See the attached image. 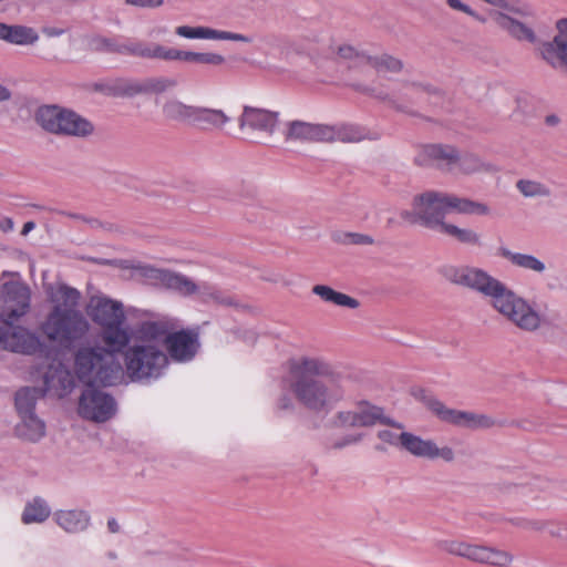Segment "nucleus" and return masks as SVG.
Wrapping results in <instances>:
<instances>
[{"instance_id": "a878e982", "label": "nucleus", "mask_w": 567, "mask_h": 567, "mask_svg": "<svg viewBox=\"0 0 567 567\" xmlns=\"http://www.w3.org/2000/svg\"><path fill=\"white\" fill-rule=\"evenodd\" d=\"M38 31L23 24H7L0 22V40L20 47L33 45L39 41Z\"/></svg>"}, {"instance_id": "37998d69", "label": "nucleus", "mask_w": 567, "mask_h": 567, "mask_svg": "<svg viewBox=\"0 0 567 567\" xmlns=\"http://www.w3.org/2000/svg\"><path fill=\"white\" fill-rule=\"evenodd\" d=\"M174 60L185 61V62H194L200 64H212V65H220L225 62V58L218 53L212 52H189V51H179L174 50Z\"/></svg>"}, {"instance_id": "de8ad7c7", "label": "nucleus", "mask_w": 567, "mask_h": 567, "mask_svg": "<svg viewBox=\"0 0 567 567\" xmlns=\"http://www.w3.org/2000/svg\"><path fill=\"white\" fill-rule=\"evenodd\" d=\"M136 271L151 285L162 287L167 269L156 268L151 265H141L136 267Z\"/></svg>"}, {"instance_id": "5701e85b", "label": "nucleus", "mask_w": 567, "mask_h": 567, "mask_svg": "<svg viewBox=\"0 0 567 567\" xmlns=\"http://www.w3.org/2000/svg\"><path fill=\"white\" fill-rule=\"evenodd\" d=\"M161 113L166 121L190 125L195 112V104H187L175 95L165 96L156 101Z\"/></svg>"}, {"instance_id": "2f4dec72", "label": "nucleus", "mask_w": 567, "mask_h": 567, "mask_svg": "<svg viewBox=\"0 0 567 567\" xmlns=\"http://www.w3.org/2000/svg\"><path fill=\"white\" fill-rule=\"evenodd\" d=\"M481 544L470 543L463 539H444L439 547L449 555L467 559L476 564Z\"/></svg>"}, {"instance_id": "f704fd0d", "label": "nucleus", "mask_w": 567, "mask_h": 567, "mask_svg": "<svg viewBox=\"0 0 567 567\" xmlns=\"http://www.w3.org/2000/svg\"><path fill=\"white\" fill-rule=\"evenodd\" d=\"M514 555L507 550L481 544L476 564L492 567H509Z\"/></svg>"}, {"instance_id": "bf43d9fd", "label": "nucleus", "mask_w": 567, "mask_h": 567, "mask_svg": "<svg viewBox=\"0 0 567 567\" xmlns=\"http://www.w3.org/2000/svg\"><path fill=\"white\" fill-rule=\"evenodd\" d=\"M10 99H11V91L7 86L0 84V102H6V101H9Z\"/></svg>"}, {"instance_id": "79ce46f5", "label": "nucleus", "mask_w": 567, "mask_h": 567, "mask_svg": "<svg viewBox=\"0 0 567 567\" xmlns=\"http://www.w3.org/2000/svg\"><path fill=\"white\" fill-rule=\"evenodd\" d=\"M177 81L167 76H154L141 80V94H163L174 90Z\"/></svg>"}, {"instance_id": "49530a36", "label": "nucleus", "mask_w": 567, "mask_h": 567, "mask_svg": "<svg viewBox=\"0 0 567 567\" xmlns=\"http://www.w3.org/2000/svg\"><path fill=\"white\" fill-rule=\"evenodd\" d=\"M89 47L94 52L122 54L123 43L104 37H93Z\"/></svg>"}, {"instance_id": "aec40b11", "label": "nucleus", "mask_w": 567, "mask_h": 567, "mask_svg": "<svg viewBox=\"0 0 567 567\" xmlns=\"http://www.w3.org/2000/svg\"><path fill=\"white\" fill-rule=\"evenodd\" d=\"M44 386L47 392L62 398L74 388V377L62 363L51 364L44 373Z\"/></svg>"}, {"instance_id": "0e129e2a", "label": "nucleus", "mask_w": 567, "mask_h": 567, "mask_svg": "<svg viewBox=\"0 0 567 567\" xmlns=\"http://www.w3.org/2000/svg\"><path fill=\"white\" fill-rule=\"evenodd\" d=\"M107 527L111 533H117L120 530V525L115 519H111L107 522Z\"/></svg>"}, {"instance_id": "7c9ffc66", "label": "nucleus", "mask_w": 567, "mask_h": 567, "mask_svg": "<svg viewBox=\"0 0 567 567\" xmlns=\"http://www.w3.org/2000/svg\"><path fill=\"white\" fill-rule=\"evenodd\" d=\"M16 433L22 440L38 442L45 435V424L37 414H25L20 416Z\"/></svg>"}, {"instance_id": "603ef678", "label": "nucleus", "mask_w": 567, "mask_h": 567, "mask_svg": "<svg viewBox=\"0 0 567 567\" xmlns=\"http://www.w3.org/2000/svg\"><path fill=\"white\" fill-rule=\"evenodd\" d=\"M164 1L165 0H125L128 6L147 9L159 8L163 6Z\"/></svg>"}, {"instance_id": "c756f323", "label": "nucleus", "mask_w": 567, "mask_h": 567, "mask_svg": "<svg viewBox=\"0 0 567 567\" xmlns=\"http://www.w3.org/2000/svg\"><path fill=\"white\" fill-rule=\"evenodd\" d=\"M440 234L453 238L456 243L464 246L476 248L484 246L482 234L470 227H458L447 221Z\"/></svg>"}, {"instance_id": "6e6552de", "label": "nucleus", "mask_w": 567, "mask_h": 567, "mask_svg": "<svg viewBox=\"0 0 567 567\" xmlns=\"http://www.w3.org/2000/svg\"><path fill=\"white\" fill-rule=\"evenodd\" d=\"M31 289L18 274H3L0 284V321L12 324L31 309Z\"/></svg>"}, {"instance_id": "9b49d317", "label": "nucleus", "mask_w": 567, "mask_h": 567, "mask_svg": "<svg viewBox=\"0 0 567 567\" xmlns=\"http://www.w3.org/2000/svg\"><path fill=\"white\" fill-rule=\"evenodd\" d=\"M421 400L436 417L455 426L468 430H487L497 424L496 420L487 414L450 409L432 395L423 394Z\"/></svg>"}, {"instance_id": "69168bd1", "label": "nucleus", "mask_w": 567, "mask_h": 567, "mask_svg": "<svg viewBox=\"0 0 567 567\" xmlns=\"http://www.w3.org/2000/svg\"><path fill=\"white\" fill-rule=\"evenodd\" d=\"M76 218H78V219H81V220H83V221L89 223L92 227H97V226H100V221H99V220H96V219H93V218H89V219H87V218H84V217H81V216H76Z\"/></svg>"}, {"instance_id": "e433bc0d", "label": "nucleus", "mask_w": 567, "mask_h": 567, "mask_svg": "<svg viewBox=\"0 0 567 567\" xmlns=\"http://www.w3.org/2000/svg\"><path fill=\"white\" fill-rule=\"evenodd\" d=\"M162 287L174 290L183 296H192L198 293L202 288L190 278L171 270H167Z\"/></svg>"}, {"instance_id": "6e6d98bb", "label": "nucleus", "mask_w": 567, "mask_h": 567, "mask_svg": "<svg viewBox=\"0 0 567 567\" xmlns=\"http://www.w3.org/2000/svg\"><path fill=\"white\" fill-rule=\"evenodd\" d=\"M567 525L549 523L548 533L551 537L567 539Z\"/></svg>"}, {"instance_id": "ea45409f", "label": "nucleus", "mask_w": 567, "mask_h": 567, "mask_svg": "<svg viewBox=\"0 0 567 567\" xmlns=\"http://www.w3.org/2000/svg\"><path fill=\"white\" fill-rule=\"evenodd\" d=\"M51 514V507L40 497L29 502L22 513L21 519L23 524L43 523Z\"/></svg>"}, {"instance_id": "58836bf2", "label": "nucleus", "mask_w": 567, "mask_h": 567, "mask_svg": "<svg viewBox=\"0 0 567 567\" xmlns=\"http://www.w3.org/2000/svg\"><path fill=\"white\" fill-rule=\"evenodd\" d=\"M104 92L112 96L132 97L141 94V80L115 79L105 84Z\"/></svg>"}, {"instance_id": "473e14b6", "label": "nucleus", "mask_w": 567, "mask_h": 567, "mask_svg": "<svg viewBox=\"0 0 567 567\" xmlns=\"http://www.w3.org/2000/svg\"><path fill=\"white\" fill-rule=\"evenodd\" d=\"M63 131L62 136L86 138L94 134L95 126L89 118L70 110Z\"/></svg>"}, {"instance_id": "4468645a", "label": "nucleus", "mask_w": 567, "mask_h": 567, "mask_svg": "<svg viewBox=\"0 0 567 567\" xmlns=\"http://www.w3.org/2000/svg\"><path fill=\"white\" fill-rule=\"evenodd\" d=\"M116 410L114 398L101 390L89 388L79 399V415L91 422L104 423L115 415Z\"/></svg>"}, {"instance_id": "f3484780", "label": "nucleus", "mask_w": 567, "mask_h": 567, "mask_svg": "<svg viewBox=\"0 0 567 567\" xmlns=\"http://www.w3.org/2000/svg\"><path fill=\"white\" fill-rule=\"evenodd\" d=\"M458 154L452 145L431 144L422 146L414 161L420 166H435L452 173L456 171Z\"/></svg>"}, {"instance_id": "423d86ee", "label": "nucleus", "mask_w": 567, "mask_h": 567, "mask_svg": "<svg viewBox=\"0 0 567 567\" xmlns=\"http://www.w3.org/2000/svg\"><path fill=\"white\" fill-rule=\"evenodd\" d=\"M123 349L84 344L74 352L73 370L78 379L89 385L111 386L124 379L118 358Z\"/></svg>"}, {"instance_id": "412c9836", "label": "nucleus", "mask_w": 567, "mask_h": 567, "mask_svg": "<svg viewBox=\"0 0 567 567\" xmlns=\"http://www.w3.org/2000/svg\"><path fill=\"white\" fill-rule=\"evenodd\" d=\"M230 121V116L221 109L196 105L190 125L203 131L223 132Z\"/></svg>"}, {"instance_id": "c9c22d12", "label": "nucleus", "mask_w": 567, "mask_h": 567, "mask_svg": "<svg viewBox=\"0 0 567 567\" xmlns=\"http://www.w3.org/2000/svg\"><path fill=\"white\" fill-rule=\"evenodd\" d=\"M331 138L327 142L341 141L344 143H358L364 140L372 138L371 133L359 125L342 124L339 126H330Z\"/></svg>"}, {"instance_id": "774afa93", "label": "nucleus", "mask_w": 567, "mask_h": 567, "mask_svg": "<svg viewBox=\"0 0 567 567\" xmlns=\"http://www.w3.org/2000/svg\"><path fill=\"white\" fill-rule=\"evenodd\" d=\"M524 14H525L526 17H530V18H533V13H532V12H529V11L525 12Z\"/></svg>"}, {"instance_id": "13d9d810", "label": "nucleus", "mask_w": 567, "mask_h": 567, "mask_svg": "<svg viewBox=\"0 0 567 567\" xmlns=\"http://www.w3.org/2000/svg\"><path fill=\"white\" fill-rule=\"evenodd\" d=\"M14 229V221L10 217L0 218V230L4 234L10 233Z\"/></svg>"}, {"instance_id": "f03ea898", "label": "nucleus", "mask_w": 567, "mask_h": 567, "mask_svg": "<svg viewBox=\"0 0 567 567\" xmlns=\"http://www.w3.org/2000/svg\"><path fill=\"white\" fill-rule=\"evenodd\" d=\"M290 390L305 409L328 414L346 396L351 373L321 357L302 355L289 362Z\"/></svg>"}, {"instance_id": "f8f14e48", "label": "nucleus", "mask_w": 567, "mask_h": 567, "mask_svg": "<svg viewBox=\"0 0 567 567\" xmlns=\"http://www.w3.org/2000/svg\"><path fill=\"white\" fill-rule=\"evenodd\" d=\"M279 123V113L246 105L238 117V126L250 140L268 141L272 137Z\"/></svg>"}, {"instance_id": "864d4df0", "label": "nucleus", "mask_w": 567, "mask_h": 567, "mask_svg": "<svg viewBox=\"0 0 567 567\" xmlns=\"http://www.w3.org/2000/svg\"><path fill=\"white\" fill-rule=\"evenodd\" d=\"M361 440H362L361 434H348V435L337 440L333 443V446L337 449H342V447H346L349 445L357 444V443L361 442Z\"/></svg>"}, {"instance_id": "b1692460", "label": "nucleus", "mask_w": 567, "mask_h": 567, "mask_svg": "<svg viewBox=\"0 0 567 567\" xmlns=\"http://www.w3.org/2000/svg\"><path fill=\"white\" fill-rule=\"evenodd\" d=\"M175 33L186 39H205V40H230L237 42L250 43L251 38L241 33L221 31L208 27H189L179 25L175 29Z\"/></svg>"}, {"instance_id": "72a5a7b5", "label": "nucleus", "mask_w": 567, "mask_h": 567, "mask_svg": "<svg viewBox=\"0 0 567 567\" xmlns=\"http://www.w3.org/2000/svg\"><path fill=\"white\" fill-rule=\"evenodd\" d=\"M498 255L507 259L513 266L525 270L536 274H543L546 270L545 262L534 255L513 252L504 247L498 249Z\"/></svg>"}, {"instance_id": "c85d7f7f", "label": "nucleus", "mask_w": 567, "mask_h": 567, "mask_svg": "<svg viewBox=\"0 0 567 567\" xmlns=\"http://www.w3.org/2000/svg\"><path fill=\"white\" fill-rule=\"evenodd\" d=\"M497 21L503 29L518 41L533 44L538 41L535 30L530 23L519 21L505 14H499Z\"/></svg>"}, {"instance_id": "6ab92c4d", "label": "nucleus", "mask_w": 567, "mask_h": 567, "mask_svg": "<svg viewBox=\"0 0 567 567\" xmlns=\"http://www.w3.org/2000/svg\"><path fill=\"white\" fill-rule=\"evenodd\" d=\"M401 446L417 457L430 460L441 458L445 462H453L455 453L450 446H437L432 440H424L409 432L401 433Z\"/></svg>"}, {"instance_id": "bb28decb", "label": "nucleus", "mask_w": 567, "mask_h": 567, "mask_svg": "<svg viewBox=\"0 0 567 567\" xmlns=\"http://www.w3.org/2000/svg\"><path fill=\"white\" fill-rule=\"evenodd\" d=\"M174 50L175 49L165 48L161 44L131 41L123 43L122 55L174 61Z\"/></svg>"}, {"instance_id": "8fccbe9b", "label": "nucleus", "mask_w": 567, "mask_h": 567, "mask_svg": "<svg viewBox=\"0 0 567 567\" xmlns=\"http://www.w3.org/2000/svg\"><path fill=\"white\" fill-rule=\"evenodd\" d=\"M341 241L343 244L350 245H371L373 243V239L368 235L359 233H348L343 236V239Z\"/></svg>"}, {"instance_id": "2eb2a0df", "label": "nucleus", "mask_w": 567, "mask_h": 567, "mask_svg": "<svg viewBox=\"0 0 567 567\" xmlns=\"http://www.w3.org/2000/svg\"><path fill=\"white\" fill-rule=\"evenodd\" d=\"M0 347L17 353L33 354L42 349V343L34 332L12 323L0 327Z\"/></svg>"}, {"instance_id": "a19ab883", "label": "nucleus", "mask_w": 567, "mask_h": 567, "mask_svg": "<svg viewBox=\"0 0 567 567\" xmlns=\"http://www.w3.org/2000/svg\"><path fill=\"white\" fill-rule=\"evenodd\" d=\"M41 393L35 388H23L16 393L14 404L19 416L35 414L34 409Z\"/></svg>"}, {"instance_id": "a211bd4d", "label": "nucleus", "mask_w": 567, "mask_h": 567, "mask_svg": "<svg viewBox=\"0 0 567 567\" xmlns=\"http://www.w3.org/2000/svg\"><path fill=\"white\" fill-rule=\"evenodd\" d=\"M555 30L554 39L540 43L538 53L553 68L567 69V18L557 20Z\"/></svg>"}, {"instance_id": "f257e3e1", "label": "nucleus", "mask_w": 567, "mask_h": 567, "mask_svg": "<svg viewBox=\"0 0 567 567\" xmlns=\"http://www.w3.org/2000/svg\"><path fill=\"white\" fill-rule=\"evenodd\" d=\"M441 274L451 284L474 291L488 299L492 309L519 331L534 333L547 323L536 303L516 293L487 270L473 266H445Z\"/></svg>"}, {"instance_id": "680f3d73", "label": "nucleus", "mask_w": 567, "mask_h": 567, "mask_svg": "<svg viewBox=\"0 0 567 567\" xmlns=\"http://www.w3.org/2000/svg\"><path fill=\"white\" fill-rule=\"evenodd\" d=\"M35 228V224L33 221H27L21 230L22 236H27L31 230Z\"/></svg>"}, {"instance_id": "39448f33", "label": "nucleus", "mask_w": 567, "mask_h": 567, "mask_svg": "<svg viewBox=\"0 0 567 567\" xmlns=\"http://www.w3.org/2000/svg\"><path fill=\"white\" fill-rule=\"evenodd\" d=\"M412 208L413 210L401 212L400 216L403 220L419 221L439 234L447 224L445 215L451 210L474 216H487L491 213V208L485 203L437 190H426L415 195Z\"/></svg>"}, {"instance_id": "4d7b16f0", "label": "nucleus", "mask_w": 567, "mask_h": 567, "mask_svg": "<svg viewBox=\"0 0 567 567\" xmlns=\"http://www.w3.org/2000/svg\"><path fill=\"white\" fill-rule=\"evenodd\" d=\"M425 87L421 84H417V83H409L404 86V95L410 99V100H413L414 97H416V95L419 93H421Z\"/></svg>"}, {"instance_id": "393cba45", "label": "nucleus", "mask_w": 567, "mask_h": 567, "mask_svg": "<svg viewBox=\"0 0 567 567\" xmlns=\"http://www.w3.org/2000/svg\"><path fill=\"white\" fill-rule=\"evenodd\" d=\"M456 169L462 175H496L501 167L493 162L486 161L474 153H460Z\"/></svg>"}, {"instance_id": "a18cd8bd", "label": "nucleus", "mask_w": 567, "mask_h": 567, "mask_svg": "<svg viewBox=\"0 0 567 567\" xmlns=\"http://www.w3.org/2000/svg\"><path fill=\"white\" fill-rule=\"evenodd\" d=\"M516 188L524 197H548L550 196V189L547 185L534 181L522 178L516 182Z\"/></svg>"}, {"instance_id": "7ed1b4c3", "label": "nucleus", "mask_w": 567, "mask_h": 567, "mask_svg": "<svg viewBox=\"0 0 567 567\" xmlns=\"http://www.w3.org/2000/svg\"><path fill=\"white\" fill-rule=\"evenodd\" d=\"M51 309L40 323V331L53 344L69 348L90 331V322L79 309L81 293L63 282L45 286Z\"/></svg>"}, {"instance_id": "20e7f679", "label": "nucleus", "mask_w": 567, "mask_h": 567, "mask_svg": "<svg viewBox=\"0 0 567 567\" xmlns=\"http://www.w3.org/2000/svg\"><path fill=\"white\" fill-rule=\"evenodd\" d=\"M165 332L162 323L143 322L128 344L120 352L124 377L132 382H147L164 374L168 355L161 342Z\"/></svg>"}, {"instance_id": "4c0bfd02", "label": "nucleus", "mask_w": 567, "mask_h": 567, "mask_svg": "<svg viewBox=\"0 0 567 567\" xmlns=\"http://www.w3.org/2000/svg\"><path fill=\"white\" fill-rule=\"evenodd\" d=\"M312 292L320 297L323 301L333 303L339 307L355 309L359 307V301L343 292L336 291L326 285H316L312 287Z\"/></svg>"}, {"instance_id": "4be33fe9", "label": "nucleus", "mask_w": 567, "mask_h": 567, "mask_svg": "<svg viewBox=\"0 0 567 567\" xmlns=\"http://www.w3.org/2000/svg\"><path fill=\"white\" fill-rule=\"evenodd\" d=\"M70 109L42 105L34 115L35 122L48 133L62 136Z\"/></svg>"}, {"instance_id": "5fc2aeb1", "label": "nucleus", "mask_w": 567, "mask_h": 567, "mask_svg": "<svg viewBox=\"0 0 567 567\" xmlns=\"http://www.w3.org/2000/svg\"><path fill=\"white\" fill-rule=\"evenodd\" d=\"M447 4L457 11L464 12L473 18L480 19L478 14L461 0H446Z\"/></svg>"}, {"instance_id": "ddd939ff", "label": "nucleus", "mask_w": 567, "mask_h": 567, "mask_svg": "<svg viewBox=\"0 0 567 567\" xmlns=\"http://www.w3.org/2000/svg\"><path fill=\"white\" fill-rule=\"evenodd\" d=\"M152 323H162L165 326V332L162 336L161 342L174 360L184 362L195 357L199 347L198 333L196 331H173L175 328L174 322L166 320L152 321Z\"/></svg>"}, {"instance_id": "0eeeda50", "label": "nucleus", "mask_w": 567, "mask_h": 567, "mask_svg": "<svg viewBox=\"0 0 567 567\" xmlns=\"http://www.w3.org/2000/svg\"><path fill=\"white\" fill-rule=\"evenodd\" d=\"M86 313L101 327V340L104 346L124 349L132 339L125 326L126 316L122 302L103 295L92 296L86 305Z\"/></svg>"}, {"instance_id": "c03bdc74", "label": "nucleus", "mask_w": 567, "mask_h": 567, "mask_svg": "<svg viewBox=\"0 0 567 567\" xmlns=\"http://www.w3.org/2000/svg\"><path fill=\"white\" fill-rule=\"evenodd\" d=\"M367 64L374 68L379 73H398L403 68L401 60L386 53L375 56L369 55Z\"/></svg>"}, {"instance_id": "052dcab7", "label": "nucleus", "mask_w": 567, "mask_h": 567, "mask_svg": "<svg viewBox=\"0 0 567 567\" xmlns=\"http://www.w3.org/2000/svg\"><path fill=\"white\" fill-rule=\"evenodd\" d=\"M549 523L547 522H534L532 523V528L537 532L548 530Z\"/></svg>"}, {"instance_id": "338daca9", "label": "nucleus", "mask_w": 567, "mask_h": 567, "mask_svg": "<svg viewBox=\"0 0 567 567\" xmlns=\"http://www.w3.org/2000/svg\"><path fill=\"white\" fill-rule=\"evenodd\" d=\"M558 122L557 117L556 116H548L547 117V123L549 124H556Z\"/></svg>"}, {"instance_id": "e2e57ef3", "label": "nucleus", "mask_w": 567, "mask_h": 567, "mask_svg": "<svg viewBox=\"0 0 567 567\" xmlns=\"http://www.w3.org/2000/svg\"><path fill=\"white\" fill-rule=\"evenodd\" d=\"M291 49L297 53V54H306L308 53L307 50H306V47L300 44V43H296V44H292L291 45Z\"/></svg>"}, {"instance_id": "cd10ccee", "label": "nucleus", "mask_w": 567, "mask_h": 567, "mask_svg": "<svg viewBox=\"0 0 567 567\" xmlns=\"http://www.w3.org/2000/svg\"><path fill=\"white\" fill-rule=\"evenodd\" d=\"M54 522L66 533H80L86 529L90 517L84 511H58L53 515Z\"/></svg>"}, {"instance_id": "1a4fd4ad", "label": "nucleus", "mask_w": 567, "mask_h": 567, "mask_svg": "<svg viewBox=\"0 0 567 567\" xmlns=\"http://www.w3.org/2000/svg\"><path fill=\"white\" fill-rule=\"evenodd\" d=\"M378 423L403 429L402 424L389 420L381 406L367 400H359L349 408L338 410L329 420L330 426L338 430L371 427Z\"/></svg>"}, {"instance_id": "3c124183", "label": "nucleus", "mask_w": 567, "mask_h": 567, "mask_svg": "<svg viewBox=\"0 0 567 567\" xmlns=\"http://www.w3.org/2000/svg\"><path fill=\"white\" fill-rule=\"evenodd\" d=\"M378 437L390 445H401V434H396L391 430H381L378 432Z\"/></svg>"}, {"instance_id": "9d476101", "label": "nucleus", "mask_w": 567, "mask_h": 567, "mask_svg": "<svg viewBox=\"0 0 567 567\" xmlns=\"http://www.w3.org/2000/svg\"><path fill=\"white\" fill-rule=\"evenodd\" d=\"M378 423L403 429L402 424L389 420L381 406L367 400H359L349 408L338 410L329 420L330 426L338 430L371 427Z\"/></svg>"}, {"instance_id": "dca6fc26", "label": "nucleus", "mask_w": 567, "mask_h": 567, "mask_svg": "<svg viewBox=\"0 0 567 567\" xmlns=\"http://www.w3.org/2000/svg\"><path fill=\"white\" fill-rule=\"evenodd\" d=\"M329 125L315 124L300 120L288 121L284 125L282 135L288 144L326 142L331 138Z\"/></svg>"}, {"instance_id": "09e8293b", "label": "nucleus", "mask_w": 567, "mask_h": 567, "mask_svg": "<svg viewBox=\"0 0 567 567\" xmlns=\"http://www.w3.org/2000/svg\"><path fill=\"white\" fill-rule=\"evenodd\" d=\"M337 56L347 62L367 63L368 54L361 52L350 44H340L336 50Z\"/></svg>"}]
</instances>
